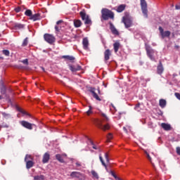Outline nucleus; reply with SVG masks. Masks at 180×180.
I'll return each instance as SVG.
<instances>
[{
  "label": "nucleus",
  "instance_id": "obj_19",
  "mask_svg": "<svg viewBox=\"0 0 180 180\" xmlns=\"http://www.w3.org/2000/svg\"><path fill=\"white\" fill-rule=\"evenodd\" d=\"M125 8H126V5L121 4L117 7L116 11L117 12L120 13V12H123Z\"/></svg>",
  "mask_w": 180,
  "mask_h": 180
},
{
  "label": "nucleus",
  "instance_id": "obj_10",
  "mask_svg": "<svg viewBox=\"0 0 180 180\" xmlns=\"http://www.w3.org/2000/svg\"><path fill=\"white\" fill-rule=\"evenodd\" d=\"M69 68L72 72H77V71H80L81 66L79 65H69Z\"/></svg>",
  "mask_w": 180,
  "mask_h": 180
},
{
  "label": "nucleus",
  "instance_id": "obj_8",
  "mask_svg": "<svg viewBox=\"0 0 180 180\" xmlns=\"http://www.w3.org/2000/svg\"><path fill=\"white\" fill-rule=\"evenodd\" d=\"M146 53L149 57V58H150V60H152L153 61H154L155 58H154V50L152 49L150 46H146Z\"/></svg>",
  "mask_w": 180,
  "mask_h": 180
},
{
  "label": "nucleus",
  "instance_id": "obj_44",
  "mask_svg": "<svg viewBox=\"0 0 180 180\" xmlns=\"http://www.w3.org/2000/svg\"><path fill=\"white\" fill-rule=\"evenodd\" d=\"M111 175H112V176H113L115 179H117V176H116V174H115V172H111Z\"/></svg>",
  "mask_w": 180,
  "mask_h": 180
},
{
  "label": "nucleus",
  "instance_id": "obj_37",
  "mask_svg": "<svg viewBox=\"0 0 180 180\" xmlns=\"http://www.w3.org/2000/svg\"><path fill=\"white\" fill-rule=\"evenodd\" d=\"M108 140H112V139H113V135H112V134H109L107 136Z\"/></svg>",
  "mask_w": 180,
  "mask_h": 180
},
{
  "label": "nucleus",
  "instance_id": "obj_29",
  "mask_svg": "<svg viewBox=\"0 0 180 180\" xmlns=\"http://www.w3.org/2000/svg\"><path fill=\"white\" fill-rule=\"evenodd\" d=\"M56 160H58V161H60V162H63L64 160H63V157L61 156V155L58 154L56 155Z\"/></svg>",
  "mask_w": 180,
  "mask_h": 180
},
{
  "label": "nucleus",
  "instance_id": "obj_28",
  "mask_svg": "<svg viewBox=\"0 0 180 180\" xmlns=\"http://www.w3.org/2000/svg\"><path fill=\"white\" fill-rule=\"evenodd\" d=\"M34 180H44V175L35 176L34 177Z\"/></svg>",
  "mask_w": 180,
  "mask_h": 180
},
{
  "label": "nucleus",
  "instance_id": "obj_24",
  "mask_svg": "<svg viewBox=\"0 0 180 180\" xmlns=\"http://www.w3.org/2000/svg\"><path fill=\"white\" fill-rule=\"evenodd\" d=\"M74 25L75 27H80L81 25H82V22H81V20H76L74 21Z\"/></svg>",
  "mask_w": 180,
  "mask_h": 180
},
{
  "label": "nucleus",
  "instance_id": "obj_43",
  "mask_svg": "<svg viewBox=\"0 0 180 180\" xmlns=\"http://www.w3.org/2000/svg\"><path fill=\"white\" fill-rule=\"evenodd\" d=\"M110 110H115L116 108H115V105H113V104H111L110 107Z\"/></svg>",
  "mask_w": 180,
  "mask_h": 180
},
{
  "label": "nucleus",
  "instance_id": "obj_15",
  "mask_svg": "<svg viewBox=\"0 0 180 180\" xmlns=\"http://www.w3.org/2000/svg\"><path fill=\"white\" fill-rule=\"evenodd\" d=\"M30 19L31 20H33L34 22H36V20H40V14L39 13H36L34 15H32Z\"/></svg>",
  "mask_w": 180,
  "mask_h": 180
},
{
  "label": "nucleus",
  "instance_id": "obj_50",
  "mask_svg": "<svg viewBox=\"0 0 180 180\" xmlns=\"http://www.w3.org/2000/svg\"><path fill=\"white\" fill-rule=\"evenodd\" d=\"M124 130H125V131H127L126 130V127H124Z\"/></svg>",
  "mask_w": 180,
  "mask_h": 180
},
{
  "label": "nucleus",
  "instance_id": "obj_5",
  "mask_svg": "<svg viewBox=\"0 0 180 180\" xmlns=\"http://www.w3.org/2000/svg\"><path fill=\"white\" fill-rule=\"evenodd\" d=\"M30 160H32V156L27 155L25 156V161L26 162V167L27 169H30V168H32V167H33V161Z\"/></svg>",
  "mask_w": 180,
  "mask_h": 180
},
{
  "label": "nucleus",
  "instance_id": "obj_6",
  "mask_svg": "<svg viewBox=\"0 0 180 180\" xmlns=\"http://www.w3.org/2000/svg\"><path fill=\"white\" fill-rule=\"evenodd\" d=\"M159 32L162 39H165V37H169V36H171V32L164 31V29H162V27H159Z\"/></svg>",
  "mask_w": 180,
  "mask_h": 180
},
{
  "label": "nucleus",
  "instance_id": "obj_34",
  "mask_svg": "<svg viewBox=\"0 0 180 180\" xmlns=\"http://www.w3.org/2000/svg\"><path fill=\"white\" fill-rule=\"evenodd\" d=\"M64 58H68V60H70V61H72L74 60V57L72 56H63Z\"/></svg>",
  "mask_w": 180,
  "mask_h": 180
},
{
  "label": "nucleus",
  "instance_id": "obj_38",
  "mask_svg": "<svg viewBox=\"0 0 180 180\" xmlns=\"http://www.w3.org/2000/svg\"><path fill=\"white\" fill-rule=\"evenodd\" d=\"M22 63L23 64H25V65H27V64H29V60H27V59H25V60H22Z\"/></svg>",
  "mask_w": 180,
  "mask_h": 180
},
{
  "label": "nucleus",
  "instance_id": "obj_52",
  "mask_svg": "<svg viewBox=\"0 0 180 180\" xmlns=\"http://www.w3.org/2000/svg\"><path fill=\"white\" fill-rule=\"evenodd\" d=\"M152 165L154 167V163H152Z\"/></svg>",
  "mask_w": 180,
  "mask_h": 180
},
{
  "label": "nucleus",
  "instance_id": "obj_48",
  "mask_svg": "<svg viewBox=\"0 0 180 180\" xmlns=\"http://www.w3.org/2000/svg\"><path fill=\"white\" fill-rule=\"evenodd\" d=\"M139 105L138 104V105H136V106H135V109H136V110H139Z\"/></svg>",
  "mask_w": 180,
  "mask_h": 180
},
{
  "label": "nucleus",
  "instance_id": "obj_39",
  "mask_svg": "<svg viewBox=\"0 0 180 180\" xmlns=\"http://www.w3.org/2000/svg\"><path fill=\"white\" fill-rule=\"evenodd\" d=\"M18 112H20V113H22V115H26V112L25 110H22V108H18Z\"/></svg>",
  "mask_w": 180,
  "mask_h": 180
},
{
  "label": "nucleus",
  "instance_id": "obj_53",
  "mask_svg": "<svg viewBox=\"0 0 180 180\" xmlns=\"http://www.w3.org/2000/svg\"><path fill=\"white\" fill-rule=\"evenodd\" d=\"M43 71H44V68H42Z\"/></svg>",
  "mask_w": 180,
  "mask_h": 180
},
{
  "label": "nucleus",
  "instance_id": "obj_17",
  "mask_svg": "<svg viewBox=\"0 0 180 180\" xmlns=\"http://www.w3.org/2000/svg\"><path fill=\"white\" fill-rule=\"evenodd\" d=\"M113 47L115 53H117V51H119V49H120V43L119 41H116L114 43Z\"/></svg>",
  "mask_w": 180,
  "mask_h": 180
},
{
  "label": "nucleus",
  "instance_id": "obj_26",
  "mask_svg": "<svg viewBox=\"0 0 180 180\" xmlns=\"http://www.w3.org/2000/svg\"><path fill=\"white\" fill-rule=\"evenodd\" d=\"M91 174L93 175V178L96 179H99V175L95 170H91Z\"/></svg>",
  "mask_w": 180,
  "mask_h": 180
},
{
  "label": "nucleus",
  "instance_id": "obj_31",
  "mask_svg": "<svg viewBox=\"0 0 180 180\" xmlns=\"http://www.w3.org/2000/svg\"><path fill=\"white\" fill-rule=\"evenodd\" d=\"M15 27L16 29H23V27H25V25H23L22 24L17 23L15 25Z\"/></svg>",
  "mask_w": 180,
  "mask_h": 180
},
{
  "label": "nucleus",
  "instance_id": "obj_36",
  "mask_svg": "<svg viewBox=\"0 0 180 180\" xmlns=\"http://www.w3.org/2000/svg\"><path fill=\"white\" fill-rule=\"evenodd\" d=\"M102 117H103V120H105V122H108V120H109V118H108L106 115L102 114Z\"/></svg>",
  "mask_w": 180,
  "mask_h": 180
},
{
  "label": "nucleus",
  "instance_id": "obj_45",
  "mask_svg": "<svg viewBox=\"0 0 180 180\" xmlns=\"http://www.w3.org/2000/svg\"><path fill=\"white\" fill-rule=\"evenodd\" d=\"M176 153L178 154V155H180V147L176 148Z\"/></svg>",
  "mask_w": 180,
  "mask_h": 180
},
{
  "label": "nucleus",
  "instance_id": "obj_54",
  "mask_svg": "<svg viewBox=\"0 0 180 180\" xmlns=\"http://www.w3.org/2000/svg\"><path fill=\"white\" fill-rule=\"evenodd\" d=\"M1 98H2V97L0 96V99H1Z\"/></svg>",
  "mask_w": 180,
  "mask_h": 180
},
{
  "label": "nucleus",
  "instance_id": "obj_1",
  "mask_svg": "<svg viewBox=\"0 0 180 180\" xmlns=\"http://www.w3.org/2000/svg\"><path fill=\"white\" fill-rule=\"evenodd\" d=\"M102 18L104 20H108V19H113L114 15L112 11L108 8H103L101 11Z\"/></svg>",
  "mask_w": 180,
  "mask_h": 180
},
{
  "label": "nucleus",
  "instance_id": "obj_11",
  "mask_svg": "<svg viewBox=\"0 0 180 180\" xmlns=\"http://www.w3.org/2000/svg\"><path fill=\"white\" fill-rule=\"evenodd\" d=\"M122 22H124L125 27H130V26H131V20L127 18V17H123Z\"/></svg>",
  "mask_w": 180,
  "mask_h": 180
},
{
  "label": "nucleus",
  "instance_id": "obj_22",
  "mask_svg": "<svg viewBox=\"0 0 180 180\" xmlns=\"http://www.w3.org/2000/svg\"><path fill=\"white\" fill-rule=\"evenodd\" d=\"M88 144L89 146H91L92 148H94V150H98V146H95L94 141H92V140L89 139H88Z\"/></svg>",
  "mask_w": 180,
  "mask_h": 180
},
{
  "label": "nucleus",
  "instance_id": "obj_33",
  "mask_svg": "<svg viewBox=\"0 0 180 180\" xmlns=\"http://www.w3.org/2000/svg\"><path fill=\"white\" fill-rule=\"evenodd\" d=\"M27 43H28V41H27V38H25L22 42V46L25 47V46H27Z\"/></svg>",
  "mask_w": 180,
  "mask_h": 180
},
{
  "label": "nucleus",
  "instance_id": "obj_14",
  "mask_svg": "<svg viewBox=\"0 0 180 180\" xmlns=\"http://www.w3.org/2000/svg\"><path fill=\"white\" fill-rule=\"evenodd\" d=\"M82 44L84 50H88V46H89V41H88V38L83 39Z\"/></svg>",
  "mask_w": 180,
  "mask_h": 180
},
{
  "label": "nucleus",
  "instance_id": "obj_41",
  "mask_svg": "<svg viewBox=\"0 0 180 180\" xmlns=\"http://www.w3.org/2000/svg\"><path fill=\"white\" fill-rule=\"evenodd\" d=\"M176 98L180 101V94L179 93H175L174 94Z\"/></svg>",
  "mask_w": 180,
  "mask_h": 180
},
{
  "label": "nucleus",
  "instance_id": "obj_4",
  "mask_svg": "<svg viewBox=\"0 0 180 180\" xmlns=\"http://www.w3.org/2000/svg\"><path fill=\"white\" fill-rule=\"evenodd\" d=\"M80 16L82 19V20H84L85 25H91V19H89V16H88L85 12L82 11L80 12Z\"/></svg>",
  "mask_w": 180,
  "mask_h": 180
},
{
  "label": "nucleus",
  "instance_id": "obj_30",
  "mask_svg": "<svg viewBox=\"0 0 180 180\" xmlns=\"http://www.w3.org/2000/svg\"><path fill=\"white\" fill-rule=\"evenodd\" d=\"M25 15L26 16H29L30 18H32V10H27L25 12Z\"/></svg>",
  "mask_w": 180,
  "mask_h": 180
},
{
  "label": "nucleus",
  "instance_id": "obj_35",
  "mask_svg": "<svg viewBox=\"0 0 180 180\" xmlns=\"http://www.w3.org/2000/svg\"><path fill=\"white\" fill-rule=\"evenodd\" d=\"M3 54H4V56H9V51L3 50Z\"/></svg>",
  "mask_w": 180,
  "mask_h": 180
},
{
  "label": "nucleus",
  "instance_id": "obj_47",
  "mask_svg": "<svg viewBox=\"0 0 180 180\" xmlns=\"http://www.w3.org/2000/svg\"><path fill=\"white\" fill-rule=\"evenodd\" d=\"M60 23H63V20H59L56 22V25H60Z\"/></svg>",
  "mask_w": 180,
  "mask_h": 180
},
{
  "label": "nucleus",
  "instance_id": "obj_7",
  "mask_svg": "<svg viewBox=\"0 0 180 180\" xmlns=\"http://www.w3.org/2000/svg\"><path fill=\"white\" fill-rule=\"evenodd\" d=\"M96 123L98 127H99V129H101L102 130L105 131V130H109V129H110V126L108 125V124L103 125V123L102 122V121L97 120Z\"/></svg>",
  "mask_w": 180,
  "mask_h": 180
},
{
  "label": "nucleus",
  "instance_id": "obj_9",
  "mask_svg": "<svg viewBox=\"0 0 180 180\" xmlns=\"http://www.w3.org/2000/svg\"><path fill=\"white\" fill-rule=\"evenodd\" d=\"M20 123L23 127H25V129H28V130H32V129H33L32 126H34V124H30V122H27L26 121H21L20 122Z\"/></svg>",
  "mask_w": 180,
  "mask_h": 180
},
{
  "label": "nucleus",
  "instance_id": "obj_49",
  "mask_svg": "<svg viewBox=\"0 0 180 180\" xmlns=\"http://www.w3.org/2000/svg\"><path fill=\"white\" fill-rule=\"evenodd\" d=\"M16 12H20V8H15Z\"/></svg>",
  "mask_w": 180,
  "mask_h": 180
},
{
  "label": "nucleus",
  "instance_id": "obj_23",
  "mask_svg": "<svg viewBox=\"0 0 180 180\" xmlns=\"http://www.w3.org/2000/svg\"><path fill=\"white\" fill-rule=\"evenodd\" d=\"M79 172H73L71 173L70 176H72V178H79Z\"/></svg>",
  "mask_w": 180,
  "mask_h": 180
},
{
  "label": "nucleus",
  "instance_id": "obj_51",
  "mask_svg": "<svg viewBox=\"0 0 180 180\" xmlns=\"http://www.w3.org/2000/svg\"><path fill=\"white\" fill-rule=\"evenodd\" d=\"M159 163L161 164V160H159Z\"/></svg>",
  "mask_w": 180,
  "mask_h": 180
},
{
  "label": "nucleus",
  "instance_id": "obj_46",
  "mask_svg": "<svg viewBox=\"0 0 180 180\" xmlns=\"http://www.w3.org/2000/svg\"><path fill=\"white\" fill-rule=\"evenodd\" d=\"M55 29L56 30V32H59L60 29L58 28V26L56 25L55 26Z\"/></svg>",
  "mask_w": 180,
  "mask_h": 180
},
{
  "label": "nucleus",
  "instance_id": "obj_55",
  "mask_svg": "<svg viewBox=\"0 0 180 180\" xmlns=\"http://www.w3.org/2000/svg\"><path fill=\"white\" fill-rule=\"evenodd\" d=\"M176 48H178V46H176Z\"/></svg>",
  "mask_w": 180,
  "mask_h": 180
},
{
  "label": "nucleus",
  "instance_id": "obj_20",
  "mask_svg": "<svg viewBox=\"0 0 180 180\" xmlns=\"http://www.w3.org/2000/svg\"><path fill=\"white\" fill-rule=\"evenodd\" d=\"M158 74H161L162 72H164V68L162 67V64L160 63V65L158 66Z\"/></svg>",
  "mask_w": 180,
  "mask_h": 180
},
{
  "label": "nucleus",
  "instance_id": "obj_25",
  "mask_svg": "<svg viewBox=\"0 0 180 180\" xmlns=\"http://www.w3.org/2000/svg\"><path fill=\"white\" fill-rule=\"evenodd\" d=\"M160 108H164L165 106H167V101L164 99L160 100Z\"/></svg>",
  "mask_w": 180,
  "mask_h": 180
},
{
  "label": "nucleus",
  "instance_id": "obj_32",
  "mask_svg": "<svg viewBox=\"0 0 180 180\" xmlns=\"http://www.w3.org/2000/svg\"><path fill=\"white\" fill-rule=\"evenodd\" d=\"M89 110L86 112V115L88 116H89V115H92V107L91 105H89Z\"/></svg>",
  "mask_w": 180,
  "mask_h": 180
},
{
  "label": "nucleus",
  "instance_id": "obj_16",
  "mask_svg": "<svg viewBox=\"0 0 180 180\" xmlns=\"http://www.w3.org/2000/svg\"><path fill=\"white\" fill-rule=\"evenodd\" d=\"M161 127L164 129V130H166L167 131L171 130V124H167V123H162Z\"/></svg>",
  "mask_w": 180,
  "mask_h": 180
},
{
  "label": "nucleus",
  "instance_id": "obj_12",
  "mask_svg": "<svg viewBox=\"0 0 180 180\" xmlns=\"http://www.w3.org/2000/svg\"><path fill=\"white\" fill-rule=\"evenodd\" d=\"M110 56H112V52L110 49H106L104 52V60L105 61L109 60V58H110Z\"/></svg>",
  "mask_w": 180,
  "mask_h": 180
},
{
  "label": "nucleus",
  "instance_id": "obj_40",
  "mask_svg": "<svg viewBox=\"0 0 180 180\" xmlns=\"http://www.w3.org/2000/svg\"><path fill=\"white\" fill-rule=\"evenodd\" d=\"M105 158L107 162H109V155L108 153H105Z\"/></svg>",
  "mask_w": 180,
  "mask_h": 180
},
{
  "label": "nucleus",
  "instance_id": "obj_3",
  "mask_svg": "<svg viewBox=\"0 0 180 180\" xmlns=\"http://www.w3.org/2000/svg\"><path fill=\"white\" fill-rule=\"evenodd\" d=\"M142 12L145 18H148L147 2L146 0H140Z\"/></svg>",
  "mask_w": 180,
  "mask_h": 180
},
{
  "label": "nucleus",
  "instance_id": "obj_13",
  "mask_svg": "<svg viewBox=\"0 0 180 180\" xmlns=\"http://www.w3.org/2000/svg\"><path fill=\"white\" fill-rule=\"evenodd\" d=\"M49 160H50V154H49L48 153H46L43 156V160H42L43 164H47Z\"/></svg>",
  "mask_w": 180,
  "mask_h": 180
},
{
  "label": "nucleus",
  "instance_id": "obj_2",
  "mask_svg": "<svg viewBox=\"0 0 180 180\" xmlns=\"http://www.w3.org/2000/svg\"><path fill=\"white\" fill-rule=\"evenodd\" d=\"M44 39L46 43H49V44H53L54 41H56V37L53 34H45L44 35Z\"/></svg>",
  "mask_w": 180,
  "mask_h": 180
},
{
  "label": "nucleus",
  "instance_id": "obj_21",
  "mask_svg": "<svg viewBox=\"0 0 180 180\" xmlns=\"http://www.w3.org/2000/svg\"><path fill=\"white\" fill-rule=\"evenodd\" d=\"M91 92L94 98H95V99H96V101H98L99 102H101V101H102L101 99V98H99V96H98V94L95 92V91L91 90Z\"/></svg>",
  "mask_w": 180,
  "mask_h": 180
},
{
  "label": "nucleus",
  "instance_id": "obj_18",
  "mask_svg": "<svg viewBox=\"0 0 180 180\" xmlns=\"http://www.w3.org/2000/svg\"><path fill=\"white\" fill-rule=\"evenodd\" d=\"M110 29L113 34H119V32L116 30L113 24L110 25Z\"/></svg>",
  "mask_w": 180,
  "mask_h": 180
},
{
  "label": "nucleus",
  "instance_id": "obj_27",
  "mask_svg": "<svg viewBox=\"0 0 180 180\" xmlns=\"http://www.w3.org/2000/svg\"><path fill=\"white\" fill-rule=\"evenodd\" d=\"M99 159H100V161H101L102 165L103 167H105V168H107L106 163H105V162L103 161V158H102V155H99Z\"/></svg>",
  "mask_w": 180,
  "mask_h": 180
},
{
  "label": "nucleus",
  "instance_id": "obj_42",
  "mask_svg": "<svg viewBox=\"0 0 180 180\" xmlns=\"http://www.w3.org/2000/svg\"><path fill=\"white\" fill-rule=\"evenodd\" d=\"M146 154L147 155L148 160H149V161L151 162V157L150 156V155L147 152H146Z\"/></svg>",
  "mask_w": 180,
  "mask_h": 180
}]
</instances>
